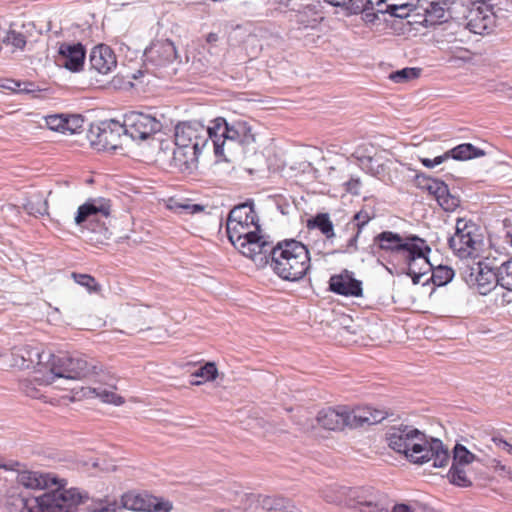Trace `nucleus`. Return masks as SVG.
Listing matches in <instances>:
<instances>
[{
	"instance_id": "nucleus-1",
	"label": "nucleus",
	"mask_w": 512,
	"mask_h": 512,
	"mask_svg": "<svg viewBox=\"0 0 512 512\" xmlns=\"http://www.w3.org/2000/svg\"><path fill=\"white\" fill-rule=\"evenodd\" d=\"M52 486L55 488L31 499L22 495L12 496L11 503L17 512H34L33 504L39 508V512L52 509L70 512L88 501L91 503L87 512H117L121 509L132 512H170L173 509L171 501L146 491L131 490L122 494L119 499L111 496L90 498L88 492L80 488H67L66 479L57 478Z\"/></svg>"
},
{
	"instance_id": "nucleus-2",
	"label": "nucleus",
	"mask_w": 512,
	"mask_h": 512,
	"mask_svg": "<svg viewBox=\"0 0 512 512\" xmlns=\"http://www.w3.org/2000/svg\"><path fill=\"white\" fill-rule=\"evenodd\" d=\"M388 446L405 455L413 464L422 465L432 461L435 468L445 467L450 455L443 442L426 435L410 425L393 426L387 433Z\"/></svg>"
},
{
	"instance_id": "nucleus-3",
	"label": "nucleus",
	"mask_w": 512,
	"mask_h": 512,
	"mask_svg": "<svg viewBox=\"0 0 512 512\" xmlns=\"http://www.w3.org/2000/svg\"><path fill=\"white\" fill-rule=\"evenodd\" d=\"M373 241L381 250L394 254L407 266L406 273L412 278L413 284H419L421 278L431 270L428 258L431 248L426 240L416 235L403 238L398 233L383 231Z\"/></svg>"
},
{
	"instance_id": "nucleus-4",
	"label": "nucleus",
	"mask_w": 512,
	"mask_h": 512,
	"mask_svg": "<svg viewBox=\"0 0 512 512\" xmlns=\"http://www.w3.org/2000/svg\"><path fill=\"white\" fill-rule=\"evenodd\" d=\"M202 123L188 121L175 127L174 145L170 166L180 172H192L198 163V157L209 141L210 134Z\"/></svg>"
},
{
	"instance_id": "nucleus-5",
	"label": "nucleus",
	"mask_w": 512,
	"mask_h": 512,
	"mask_svg": "<svg viewBox=\"0 0 512 512\" xmlns=\"http://www.w3.org/2000/svg\"><path fill=\"white\" fill-rule=\"evenodd\" d=\"M328 502L343 505L348 509L364 512H414L416 507L405 503H394L387 495L365 487H337L336 494L330 496L325 493Z\"/></svg>"
},
{
	"instance_id": "nucleus-6",
	"label": "nucleus",
	"mask_w": 512,
	"mask_h": 512,
	"mask_svg": "<svg viewBox=\"0 0 512 512\" xmlns=\"http://www.w3.org/2000/svg\"><path fill=\"white\" fill-rule=\"evenodd\" d=\"M270 266L282 280L299 281L306 276L310 269L308 248L295 239L279 241L270 250Z\"/></svg>"
},
{
	"instance_id": "nucleus-7",
	"label": "nucleus",
	"mask_w": 512,
	"mask_h": 512,
	"mask_svg": "<svg viewBox=\"0 0 512 512\" xmlns=\"http://www.w3.org/2000/svg\"><path fill=\"white\" fill-rule=\"evenodd\" d=\"M209 130V140L214 146L216 157H224V147L232 149L236 144L248 146L255 141L251 126L246 121H236L229 124L224 118H216L212 126L206 127ZM226 160V158H223Z\"/></svg>"
},
{
	"instance_id": "nucleus-8",
	"label": "nucleus",
	"mask_w": 512,
	"mask_h": 512,
	"mask_svg": "<svg viewBox=\"0 0 512 512\" xmlns=\"http://www.w3.org/2000/svg\"><path fill=\"white\" fill-rule=\"evenodd\" d=\"M219 36L209 33L204 41H199L194 52H190L191 66L195 73L204 74L210 68L216 69L222 64L224 49L218 44Z\"/></svg>"
},
{
	"instance_id": "nucleus-9",
	"label": "nucleus",
	"mask_w": 512,
	"mask_h": 512,
	"mask_svg": "<svg viewBox=\"0 0 512 512\" xmlns=\"http://www.w3.org/2000/svg\"><path fill=\"white\" fill-rule=\"evenodd\" d=\"M91 365L82 356L67 354L53 355L50 363L51 375L45 380L46 384H53L58 379L80 380L90 373Z\"/></svg>"
},
{
	"instance_id": "nucleus-10",
	"label": "nucleus",
	"mask_w": 512,
	"mask_h": 512,
	"mask_svg": "<svg viewBox=\"0 0 512 512\" xmlns=\"http://www.w3.org/2000/svg\"><path fill=\"white\" fill-rule=\"evenodd\" d=\"M466 28L474 34H491L497 26L493 4L487 0L471 1L464 14Z\"/></svg>"
},
{
	"instance_id": "nucleus-11",
	"label": "nucleus",
	"mask_w": 512,
	"mask_h": 512,
	"mask_svg": "<svg viewBox=\"0 0 512 512\" xmlns=\"http://www.w3.org/2000/svg\"><path fill=\"white\" fill-rule=\"evenodd\" d=\"M125 131L122 122L111 119L92 125L88 139L91 145L99 151H115L122 148Z\"/></svg>"
},
{
	"instance_id": "nucleus-12",
	"label": "nucleus",
	"mask_w": 512,
	"mask_h": 512,
	"mask_svg": "<svg viewBox=\"0 0 512 512\" xmlns=\"http://www.w3.org/2000/svg\"><path fill=\"white\" fill-rule=\"evenodd\" d=\"M478 230L472 220L458 218L455 233L448 239L449 247L460 258L472 256L476 252V245L480 242Z\"/></svg>"
},
{
	"instance_id": "nucleus-13",
	"label": "nucleus",
	"mask_w": 512,
	"mask_h": 512,
	"mask_svg": "<svg viewBox=\"0 0 512 512\" xmlns=\"http://www.w3.org/2000/svg\"><path fill=\"white\" fill-rule=\"evenodd\" d=\"M122 125L125 138L143 141L162 129V124L154 116L139 111H130L123 115Z\"/></svg>"
},
{
	"instance_id": "nucleus-14",
	"label": "nucleus",
	"mask_w": 512,
	"mask_h": 512,
	"mask_svg": "<svg viewBox=\"0 0 512 512\" xmlns=\"http://www.w3.org/2000/svg\"><path fill=\"white\" fill-rule=\"evenodd\" d=\"M276 1L288 7L289 18L299 30L316 29L323 20L322 13L315 4H297L295 0Z\"/></svg>"
},
{
	"instance_id": "nucleus-15",
	"label": "nucleus",
	"mask_w": 512,
	"mask_h": 512,
	"mask_svg": "<svg viewBox=\"0 0 512 512\" xmlns=\"http://www.w3.org/2000/svg\"><path fill=\"white\" fill-rule=\"evenodd\" d=\"M143 56L147 70L158 69L172 64L177 57V52L172 41L157 40L145 49Z\"/></svg>"
},
{
	"instance_id": "nucleus-16",
	"label": "nucleus",
	"mask_w": 512,
	"mask_h": 512,
	"mask_svg": "<svg viewBox=\"0 0 512 512\" xmlns=\"http://www.w3.org/2000/svg\"><path fill=\"white\" fill-rule=\"evenodd\" d=\"M245 511L280 512L294 507L291 500L281 496H265L261 494H244L241 498Z\"/></svg>"
},
{
	"instance_id": "nucleus-17",
	"label": "nucleus",
	"mask_w": 512,
	"mask_h": 512,
	"mask_svg": "<svg viewBox=\"0 0 512 512\" xmlns=\"http://www.w3.org/2000/svg\"><path fill=\"white\" fill-rule=\"evenodd\" d=\"M467 284L479 294L486 295L498 284V268L494 271L488 264L479 261L467 268Z\"/></svg>"
},
{
	"instance_id": "nucleus-18",
	"label": "nucleus",
	"mask_w": 512,
	"mask_h": 512,
	"mask_svg": "<svg viewBox=\"0 0 512 512\" xmlns=\"http://www.w3.org/2000/svg\"><path fill=\"white\" fill-rule=\"evenodd\" d=\"M273 247L269 241L258 233L255 238L241 242L237 250L245 257L252 259L257 265H265L270 263V250Z\"/></svg>"
},
{
	"instance_id": "nucleus-19",
	"label": "nucleus",
	"mask_w": 512,
	"mask_h": 512,
	"mask_svg": "<svg viewBox=\"0 0 512 512\" xmlns=\"http://www.w3.org/2000/svg\"><path fill=\"white\" fill-rule=\"evenodd\" d=\"M57 63L71 72H79L84 66L85 47L81 43H62L58 51Z\"/></svg>"
},
{
	"instance_id": "nucleus-20",
	"label": "nucleus",
	"mask_w": 512,
	"mask_h": 512,
	"mask_svg": "<svg viewBox=\"0 0 512 512\" xmlns=\"http://www.w3.org/2000/svg\"><path fill=\"white\" fill-rule=\"evenodd\" d=\"M110 209L109 200L104 198L90 199L79 206L75 216V223L80 226L85 222L99 221L100 218H106L110 215Z\"/></svg>"
},
{
	"instance_id": "nucleus-21",
	"label": "nucleus",
	"mask_w": 512,
	"mask_h": 512,
	"mask_svg": "<svg viewBox=\"0 0 512 512\" xmlns=\"http://www.w3.org/2000/svg\"><path fill=\"white\" fill-rule=\"evenodd\" d=\"M329 290L342 296L360 297L362 296V282L354 278L353 272L348 270L340 274L332 275L329 279Z\"/></svg>"
},
{
	"instance_id": "nucleus-22",
	"label": "nucleus",
	"mask_w": 512,
	"mask_h": 512,
	"mask_svg": "<svg viewBox=\"0 0 512 512\" xmlns=\"http://www.w3.org/2000/svg\"><path fill=\"white\" fill-rule=\"evenodd\" d=\"M349 428H359L365 425H374L384 420L388 413L382 409H376L371 406L357 407L350 410L348 408Z\"/></svg>"
},
{
	"instance_id": "nucleus-23",
	"label": "nucleus",
	"mask_w": 512,
	"mask_h": 512,
	"mask_svg": "<svg viewBox=\"0 0 512 512\" xmlns=\"http://www.w3.org/2000/svg\"><path fill=\"white\" fill-rule=\"evenodd\" d=\"M89 62L91 69L104 75L110 73L117 66V60L113 50L105 44L95 46L91 50Z\"/></svg>"
},
{
	"instance_id": "nucleus-24",
	"label": "nucleus",
	"mask_w": 512,
	"mask_h": 512,
	"mask_svg": "<svg viewBox=\"0 0 512 512\" xmlns=\"http://www.w3.org/2000/svg\"><path fill=\"white\" fill-rule=\"evenodd\" d=\"M317 422L327 430H342L348 427V407L338 406L337 408L322 409L317 415Z\"/></svg>"
},
{
	"instance_id": "nucleus-25",
	"label": "nucleus",
	"mask_w": 512,
	"mask_h": 512,
	"mask_svg": "<svg viewBox=\"0 0 512 512\" xmlns=\"http://www.w3.org/2000/svg\"><path fill=\"white\" fill-rule=\"evenodd\" d=\"M19 484L28 489H49L56 483L57 477L51 473L38 471H22L17 476Z\"/></svg>"
},
{
	"instance_id": "nucleus-26",
	"label": "nucleus",
	"mask_w": 512,
	"mask_h": 512,
	"mask_svg": "<svg viewBox=\"0 0 512 512\" xmlns=\"http://www.w3.org/2000/svg\"><path fill=\"white\" fill-rule=\"evenodd\" d=\"M226 231L229 241L237 249L241 242L255 238V235L260 231V226L259 224L244 225L237 222L233 224L226 223Z\"/></svg>"
},
{
	"instance_id": "nucleus-27",
	"label": "nucleus",
	"mask_w": 512,
	"mask_h": 512,
	"mask_svg": "<svg viewBox=\"0 0 512 512\" xmlns=\"http://www.w3.org/2000/svg\"><path fill=\"white\" fill-rule=\"evenodd\" d=\"M258 224V218L253 203L245 202L235 206L229 213L227 223Z\"/></svg>"
},
{
	"instance_id": "nucleus-28",
	"label": "nucleus",
	"mask_w": 512,
	"mask_h": 512,
	"mask_svg": "<svg viewBox=\"0 0 512 512\" xmlns=\"http://www.w3.org/2000/svg\"><path fill=\"white\" fill-rule=\"evenodd\" d=\"M414 8L415 6L410 0H391L387 1L383 6L377 7V11L380 13H388L397 18H406Z\"/></svg>"
},
{
	"instance_id": "nucleus-29",
	"label": "nucleus",
	"mask_w": 512,
	"mask_h": 512,
	"mask_svg": "<svg viewBox=\"0 0 512 512\" xmlns=\"http://www.w3.org/2000/svg\"><path fill=\"white\" fill-rule=\"evenodd\" d=\"M82 392L83 396L97 397L104 403L114 404L116 406L122 405L124 403L123 397L117 395L113 390L106 387L99 386L82 388Z\"/></svg>"
},
{
	"instance_id": "nucleus-30",
	"label": "nucleus",
	"mask_w": 512,
	"mask_h": 512,
	"mask_svg": "<svg viewBox=\"0 0 512 512\" xmlns=\"http://www.w3.org/2000/svg\"><path fill=\"white\" fill-rule=\"evenodd\" d=\"M307 228L310 230L318 229L328 241L335 237L334 225L327 213H319L308 219Z\"/></svg>"
},
{
	"instance_id": "nucleus-31",
	"label": "nucleus",
	"mask_w": 512,
	"mask_h": 512,
	"mask_svg": "<svg viewBox=\"0 0 512 512\" xmlns=\"http://www.w3.org/2000/svg\"><path fill=\"white\" fill-rule=\"evenodd\" d=\"M449 159L466 161L485 155V152L471 143H463L447 151Z\"/></svg>"
},
{
	"instance_id": "nucleus-32",
	"label": "nucleus",
	"mask_w": 512,
	"mask_h": 512,
	"mask_svg": "<svg viewBox=\"0 0 512 512\" xmlns=\"http://www.w3.org/2000/svg\"><path fill=\"white\" fill-rule=\"evenodd\" d=\"M428 273H431V276L425 281V283L432 281V283L436 286H444L452 281L454 277V270L449 266L443 265L434 267L431 264V270H429L426 274Z\"/></svg>"
},
{
	"instance_id": "nucleus-33",
	"label": "nucleus",
	"mask_w": 512,
	"mask_h": 512,
	"mask_svg": "<svg viewBox=\"0 0 512 512\" xmlns=\"http://www.w3.org/2000/svg\"><path fill=\"white\" fill-rule=\"evenodd\" d=\"M24 210L32 216L39 217L48 213V203L42 194L31 196L23 205Z\"/></svg>"
},
{
	"instance_id": "nucleus-34",
	"label": "nucleus",
	"mask_w": 512,
	"mask_h": 512,
	"mask_svg": "<svg viewBox=\"0 0 512 512\" xmlns=\"http://www.w3.org/2000/svg\"><path fill=\"white\" fill-rule=\"evenodd\" d=\"M417 178L419 187L433 195L436 200L440 195L443 194V191H446L447 185L439 179L425 176H418Z\"/></svg>"
},
{
	"instance_id": "nucleus-35",
	"label": "nucleus",
	"mask_w": 512,
	"mask_h": 512,
	"mask_svg": "<svg viewBox=\"0 0 512 512\" xmlns=\"http://www.w3.org/2000/svg\"><path fill=\"white\" fill-rule=\"evenodd\" d=\"M217 367L214 362H207L205 365L198 368L191 376L195 378H202L203 380H191L192 385H201L203 382L212 381L217 377Z\"/></svg>"
},
{
	"instance_id": "nucleus-36",
	"label": "nucleus",
	"mask_w": 512,
	"mask_h": 512,
	"mask_svg": "<svg viewBox=\"0 0 512 512\" xmlns=\"http://www.w3.org/2000/svg\"><path fill=\"white\" fill-rule=\"evenodd\" d=\"M26 43V36L23 33L12 29L7 31L2 39L3 46H10L12 48L11 52L16 50H23L26 46Z\"/></svg>"
},
{
	"instance_id": "nucleus-37",
	"label": "nucleus",
	"mask_w": 512,
	"mask_h": 512,
	"mask_svg": "<svg viewBox=\"0 0 512 512\" xmlns=\"http://www.w3.org/2000/svg\"><path fill=\"white\" fill-rule=\"evenodd\" d=\"M360 166L365 172L375 177L381 176L385 171L384 164L377 156H366L361 158Z\"/></svg>"
},
{
	"instance_id": "nucleus-38",
	"label": "nucleus",
	"mask_w": 512,
	"mask_h": 512,
	"mask_svg": "<svg viewBox=\"0 0 512 512\" xmlns=\"http://www.w3.org/2000/svg\"><path fill=\"white\" fill-rule=\"evenodd\" d=\"M448 479L449 481L460 487H468L471 485L470 479L467 477L464 466H458L452 464L448 471Z\"/></svg>"
},
{
	"instance_id": "nucleus-39",
	"label": "nucleus",
	"mask_w": 512,
	"mask_h": 512,
	"mask_svg": "<svg viewBox=\"0 0 512 512\" xmlns=\"http://www.w3.org/2000/svg\"><path fill=\"white\" fill-rule=\"evenodd\" d=\"M476 456L471 453L464 445L457 443L453 448L452 464L465 466L472 463Z\"/></svg>"
},
{
	"instance_id": "nucleus-40",
	"label": "nucleus",
	"mask_w": 512,
	"mask_h": 512,
	"mask_svg": "<svg viewBox=\"0 0 512 512\" xmlns=\"http://www.w3.org/2000/svg\"><path fill=\"white\" fill-rule=\"evenodd\" d=\"M498 285L512 291V257L498 267Z\"/></svg>"
},
{
	"instance_id": "nucleus-41",
	"label": "nucleus",
	"mask_w": 512,
	"mask_h": 512,
	"mask_svg": "<svg viewBox=\"0 0 512 512\" xmlns=\"http://www.w3.org/2000/svg\"><path fill=\"white\" fill-rule=\"evenodd\" d=\"M15 355L21 357L22 362L20 366L23 368H29L31 365L40 364L42 362V355L37 349L30 350L28 348H21Z\"/></svg>"
},
{
	"instance_id": "nucleus-42",
	"label": "nucleus",
	"mask_w": 512,
	"mask_h": 512,
	"mask_svg": "<svg viewBox=\"0 0 512 512\" xmlns=\"http://www.w3.org/2000/svg\"><path fill=\"white\" fill-rule=\"evenodd\" d=\"M437 203L446 212H454L460 206V199L458 196L450 193L448 186L446 191L437 198Z\"/></svg>"
},
{
	"instance_id": "nucleus-43",
	"label": "nucleus",
	"mask_w": 512,
	"mask_h": 512,
	"mask_svg": "<svg viewBox=\"0 0 512 512\" xmlns=\"http://www.w3.org/2000/svg\"><path fill=\"white\" fill-rule=\"evenodd\" d=\"M372 219V216L369 214L366 210H360L357 212L353 218L352 221L347 223L346 230L347 231H354L358 230L362 232L364 226Z\"/></svg>"
},
{
	"instance_id": "nucleus-44",
	"label": "nucleus",
	"mask_w": 512,
	"mask_h": 512,
	"mask_svg": "<svg viewBox=\"0 0 512 512\" xmlns=\"http://www.w3.org/2000/svg\"><path fill=\"white\" fill-rule=\"evenodd\" d=\"M425 12L430 21H443L446 14L445 3L432 1L428 4Z\"/></svg>"
},
{
	"instance_id": "nucleus-45",
	"label": "nucleus",
	"mask_w": 512,
	"mask_h": 512,
	"mask_svg": "<svg viewBox=\"0 0 512 512\" xmlns=\"http://www.w3.org/2000/svg\"><path fill=\"white\" fill-rule=\"evenodd\" d=\"M420 75V69L406 67L401 70L392 72L389 78L395 83H404L408 80L415 79Z\"/></svg>"
},
{
	"instance_id": "nucleus-46",
	"label": "nucleus",
	"mask_w": 512,
	"mask_h": 512,
	"mask_svg": "<svg viewBox=\"0 0 512 512\" xmlns=\"http://www.w3.org/2000/svg\"><path fill=\"white\" fill-rule=\"evenodd\" d=\"M45 122L50 130L65 134V124L67 122L64 114L48 115L45 117Z\"/></svg>"
},
{
	"instance_id": "nucleus-47",
	"label": "nucleus",
	"mask_w": 512,
	"mask_h": 512,
	"mask_svg": "<svg viewBox=\"0 0 512 512\" xmlns=\"http://www.w3.org/2000/svg\"><path fill=\"white\" fill-rule=\"evenodd\" d=\"M65 121V134L79 133L84 124V119L80 115H65Z\"/></svg>"
},
{
	"instance_id": "nucleus-48",
	"label": "nucleus",
	"mask_w": 512,
	"mask_h": 512,
	"mask_svg": "<svg viewBox=\"0 0 512 512\" xmlns=\"http://www.w3.org/2000/svg\"><path fill=\"white\" fill-rule=\"evenodd\" d=\"M351 232V236L349 237L345 244L339 246V248L336 251L337 253L353 254L358 250L357 243L361 232L358 230H354Z\"/></svg>"
},
{
	"instance_id": "nucleus-49",
	"label": "nucleus",
	"mask_w": 512,
	"mask_h": 512,
	"mask_svg": "<svg viewBox=\"0 0 512 512\" xmlns=\"http://www.w3.org/2000/svg\"><path fill=\"white\" fill-rule=\"evenodd\" d=\"M73 278L76 283L86 287L89 291H95L97 288V282L91 275L73 273Z\"/></svg>"
},
{
	"instance_id": "nucleus-50",
	"label": "nucleus",
	"mask_w": 512,
	"mask_h": 512,
	"mask_svg": "<svg viewBox=\"0 0 512 512\" xmlns=\"http://www.w3.org/2000/svg\"><path fill=\"white\" fill-rule=\"evenodd\" d=\"M343 185L345 187L346 192L353 194V195L360 194L361 181L358 177H351Z\"/></svg>"
},
{
	"instance_id": "nucleus-51",
	"label": "nucleus",
	"mask_w": 512,
	"mask_h": 512,
	"mask_svg": "<svg viewBox=\"0 0 512 512\" xmlns=\"http://www.w3.org/2000/svg\"><path fill=\"white\" fill-rule=\"evenodd\" d=\"M447 159H449V155L447 154V152H445L443 155H440V156H436L435 158L433 159H429V158H422L421 159V163L426 167V168H434L440 164H442L444 161H446Z\"/></svg>"
},
{
	"instance_id": "nucleus-52",
	"label": "nucleus",
	"mask_w": 512,
	"mask_h": 512,
	"mask_svg": "<svg viewBox=\"0 0 512 512\" xmlns=\"http://www.w3.org/2000/svg\"><path fill=\"white\" fill-rule=\"evenodd\" d=\"M373 0H351V12L359 13L368 8V4H373Z\"/></svg>"
},
{
	"instance_id": "nucleus-53",
	"label": "nucleus",
	"mask_w": 512,
	"mask_h": 512,
	"mask_svg": "<svg viewBox=\"0 0 512 512\" xmlns=\"http://www.w3.org/2000/svg\"><path fill=\"white\" fill-rule=\"evenodd\" d=\"M19 467L20 463L18 461L11 460L4 462L0 460V469H4L6 471H18Z\"/></svg>"
},
{
	"instance_id": "nucleus-54",
	"label": "nucleus",
	"mask_w": 512,
	"mask_h": 512,
	"mask_svg": "<svg viewBox=\"0 0 512 512\" xmlns=\"http://www.w3.org/2000/svg\"><path fill=\"white\" fill-rule=\"evenodd\" d=\"M324 1L332 6L345 7L346 9L351 11V0H324Z\"/></svg>"
},
{
	"instance_id": "nucleus-55",
	"label": "nucleus",
	"mask_w": 512,
	"mask_h": 512,
	"mask_svg": "<svg viewBox=\"0 0 512 512\" xmlns=\"http://www.w3.org/2000/svg\"><path fill=\"white\" fill-rule=\"evenodd\" d=\"M2 87L16 92L23 90L21 88V83L15 80H6Z\"/></svg>"
},
{
	"instance_id": "nucleus-56",
	"label": "nucleus",
	"mask_w": 512,
	"mask_h": 512,
	"mask_svg": "<svg viewBox=\"0 0 512 512\" xmlns=\"http://www.w3.org/2000/svg\"><path fill=\"white\" fill-rule=\"evenodd\" d=\"M499 442L503 445L504 448H507L508 451L512 450V446L508 444L505 440L499 439Z\"/></svg>"
},
{
	"instance_id": "nucleus-57",
	"label": "nucleus",
	"mask_w": 512,
	"mask_h": 512,
	"mask_svg": "<svg viewBox=\"0 0 512 512\" xmlns=\"http://www.w3.org/2000/svg\"><path fill=\"white\" fill-rule=\"evenodd\" d=\"M187 208H191L192 212L203 210V208L200 205H196V204L192 205V206H187Z\"/></svg>"
},
{
	"instance_id": "nucleus-58",
	"label": "nucleus",
	"mask_w": 512,
	"mask_h": 512,
	"mask_svg": "<svg viewBox=\"0 0 512 512\" xmlns=\"http://www.w3.org/2000/svg\"><path fill=\"white\" fill-rule=\"evenodd\" d=\"M506 238H507V243H509L512 246V234L507 233Z\"/></svg>"
},
{
	"instance_id": "nucleus-59",
	"label": "nucleus",
	"mask_w": 512,
	"mask_h": 512,
	"mask_svg": "<svg viewBox=\"0 0 512 512\" xmlns=\"http://www.w3.org/2000/svg\"><path fill=\"white\" fill-rule=\"evenodd\" d=\"M27 394L29 395V393L27 392ZM31 397H36V394H30Z\"/></svg>"
},
{
	"instance_id": "nucleus-60",
	"label": "nucleus",
	"mask_w": 512,
	"mask_h": 512,
	"mask_svg": "<svg viewBox=\"0 0 512 512\" xmlns=\"http://www.w3.org/2000/svg\"><path fill=\"white\" fill-rule=\"evenodd\" d=\"M294 508H295V506L293 508L287 509L286 511L292 512L291 509H294Z\"/></svg>"
}]
</instances>
